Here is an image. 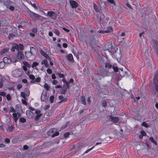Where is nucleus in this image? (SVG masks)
Here are the masks:
<instances>
[{
	"instance_id": "f257e3e1",
	"label": "nucleus",
	"mask_w": 158,
	"mask_h": 158,
	"mask_svg": "<svg viewBox=\"0 0 158 158\" xmlns=\"http://www.w3.org/2000/svg\"><path fill=\"white\" fill-rule=\"evenodd\" d=\"M36 53L35 48L33 47H31L30 51L25 52V56L28 60H33L35 58Z\"/></svg>"
},
{
	"instance_id": "f03ea898",
	"label": "nucleus",
	"mask_w": 158,
	"mask_h": 158,
	"mask_svg": "<svg viewBox=\"0 0 158 158\" xmlns=\"http://www.w3.org/2000/svg\"><path fill=\"white\" fill-rule=\"evenodd\" d=\"M47 134L49 136H51L52 138L58 135L59 133L57 131V130L56 128H52L49 129L47 132Z\"/></svg>"
},
{
	"instance_id": "7ed1b4c3",
	"label": "nucleus",
	"mask_w": 158,
	"mask_h": 158,
	"mask_svg": "<svg viewBox=\"0 0 158 158\" xmlns=\"http://www.w3.org/2000/svg\"><path fill=\"white\" fill-rule=\"evenodd\" d=\"M125 69H120L119 71V74L120 75V77H117V79L118 80H121L122 77H124L126 74H130V77L132 78V76L131 74V73L129 71H128V72L126 71Z\"/></svg>"
},
{
	"instance_id": "20e7f679",
	"label": "nucleus",
	"mask_w": 158,
	"mask_h": 158,
	"mask_svg": "<svg viewBox=\"0 0 158 158\" xmlns=\"http://www.w3.org/2000/svg\"><path fill=\"white\" fill-rule=\"evenodd\" d=\"M30 17L34 20H38L41 19V16L32 12L29 14Z\"/></svg>"
},
{
	"instance_id": "39448f33",
	"label": "nucleus",
	"mask_w": 158,
	"mask_h": 158,
	"mask_svg": "<svg viewBox=\"0 0 158 158\" xmlns=\"http://www.w3.org/2000/svg\"><path fill=\"white\" fill-rule=\"evenodd\" d=\"M107 118L110 119V121L114 123H117L119 120V119L118 117H113L111 115L107 116Z\"/></svg>"
},
{
	"instance_id": "423d86ee",
	"label": "nucleus",
	"mask_w": 158,
	"mask_h": 158,
	"mask_svg": "<svg viewBox=\"0 0 158 158\" xmlns=\"http://www.w3.org/2000/svg\"><path fill=\"white\" fill-rule=\"evenodd\" d=\"M17 57L19 60L24 59V56L23 53L21 51H18Z\"/></svg>"
},
{
	"instance_id": "0eeeda50",
	"label": "nucleus",
	"mask_w": 158,
	"mask_h": 158,
	"mask_svg": "<svg viewBox=\"0 0 158 158\" xmlns=\"http://www.w3.org/2000/svg\"><path fill=\"white\" fill-rule=\"evenodd\" d=\"M13 75L15 77H18L21 75V72L18 69H16L12 72Z\"/></svg>"
},
{
	"instance_id": "6e6552de",
	"label": "nucleus",
	"mask_w": 158,
	"mask_h": 158,
	"mask_svg": "<svg viewBox=\"0 0 158 158\" xmlns=\"http://www.w3.org/2000/svg\"><path fill=\"white\" fill-rule=\"evenodd\" d=\"M84 146L82 143L77 144L74 147V148L76 152L80 151L81 148H83Z\"/></svg>"
},
{
	"instance_id": "1a4fd4ad",
	"label": "nucleus",
	"mask_w": 158,
	"mask_h": 158,
	"mask_svg": "<svg viewBox=\"0 0 158 158\" xmlns=\"http://www.w3.org/2000/svg\"><path fill=\"white\" fill-rule=\"evenodd\" d=\"M70 3L72 8H76L78 6L77 3L73 0H70Z\"/></svg>"
},
{
	"instance_id": "9d476101",
	"label": "nucleus",
	"mask_w": 158,
	"mask_h": 158,
	"mask_svg": "<svg viewBox=\"0 0 158 158\" xmlns=\"http://www.w3.org/2000/svg\"><path fill=\"white\" fill-rule=\"evenodd\" d=\"M47 98V93L46 92H43L41 97V99L42 101H45Z\"/></svg>"
},
{
	"instance_id": "9b49d317",
	"label": "nucleus",
	"mask_w": 158,
	"mask_h": 158,
	"mask_svg": "<svg viewBox=\"0 0 158 158\" xmlns=\"http://www.w3.org/2000/svg\"><path fill=\"white\" fill-rule=\"evenodd\" d=\"M154 84H158V71H156L153 79Z\"/></svg>"
},
{
	"instance_id": "f8f14e48",
	"label": "nucleus",
	"mask_w": 158,
	"mask_h": 158,
	"mask_svg": "<svg viewBox=\"0 0 158 158\" xmlns=\"http://www.w3.org/2000/svg\"><path fill=\"white\" fill-rule=\"evenodd\" d=\"M66 59L72 62H73L74 61L73 55L71 54H69L66 56Z\"/></svg>"
},
{
	"instance_id": "ddd939ff",
	"label": "nucleus",
	"mask_w": 158,
	"mask_h": 158,
	"mask_svg": "<svg viewBox=\"0 0 158 158\" xmlns=\"http://www.w3.org/2000/svg\"><path fill=\"white\" fill-rule=\"evenodd\" d=\"M109 73L107 72L106 71H104L102 72V74L100 75L101 78H103L104 77L109 76Z\"/></svg>"
},
{
	"instance_id": "4468645a",
	"label": "nucleus",
	"mask_w": 158,
	"mask_h": 158,
	"mask_svg": "<svg viewBox=\"0 0 158 158\" xmlns=\"http://www.w3.org/2000/svg\"><path fill=\"white\" fill-rule=\"evenodd\" d=\"M112 45L110 43H108L105 46V50L110 51L111 49Z\"/></svg>"
},
{
	"instance_id": "2eb2a0df",
	"label": "nucleus",
	"mask_w": 158,
	"mask_h": 158,
	"mask_svg": "<svg viewBox=\"0 0 158 158\" xmlns=\"http://www.w3.org/2000/svg\"><path fill=\"white\" fill-rule=\"evenodd\" d=\"M59 99L61 100L60 103L62 102H66L68 100V98H64V97L62 96H60L58 97Z\"/></svg>"
},
{
	"instance_id": "dca6fc26",
	"label": "nucleus",
	"mask_w": 158,
	"mask_h": 158,
	"mask_svg": "<svg viewBox=\"0 0 158 158\" xmlns=\"http://www.w3.org/2000/svg\"><path fill=\"white\" fill-rule=\"evenodd\" d=\"M3 61L5 63L10 64L11 63V60L7 57H4L3 58Z\"/></svg>"
},
{
	"instance_id": "f3484780",
	"label": "nucleus",
	"mask_w": 158,
	"mask_h": 158,
	"mask_svg": "<svg viewBox=\"0 0 158 158\" xmlns=\"http://www.w3.org/2000/svg\"><path fill=\"white\" fill-rule=\"evenodd\" d=\"M18 50V45L17 44H14L12 47L11 50L12 52H14L15 49Z\"/></svg>"
},
{
	"instance_id": "a211bd4d",
	"label": "nucleus",
	"mask_w": 158,
	"mask_h": 158,
	"mask_svg": "<svg viewBox=\"0 0 158 158\" xmlns=\"http://www.w3.org/2000/svg\"><path fill=\"white\" fill-rule=\"evenodd\" d=\"M9 50V48H5L3 49L0 52V55H2L3 54L5 53L6 52H8Z\"/></svg>"
},
{
	"instance_id": "6ab92c4d",
	"label": "nucleus",
	"mask_w": 158,
	"mask_h": 158,
	"mask_svg": "<svg viewBox=\"0 0 158 158\" xmlns=\"http://www.w3.org/2000/svg\"><path fill=\"white\" fill-rule=\"evenodd\" d=\"M81 100L82 103L84 105H85L86 104L85 98L84 96H82L81 97Z\"/></svg>"
},
{
	"instance_id": "aec40b11",
	"label": "nucleus",
	"mask_w": 158,
	"mask_h": 158,
	"mask_svg": "<svg viewBox=\"0 0 158 158\" xmlns=\"http://www.w3.org/2000/svg\"><path fill=\"white\" fill-rule=\"evenodd\" d=\"M106 30H105L106 33H108L111 32L113 31V28L111 27H107L106 29Z\"/></svg>"
},
{
	"instance_id": "412c9836",
	"label": "nucleus",
	"mask_w": 158,
	"mask_h": 158,
	"mask_svg": "<svg viewBox=\"0 0 158 158\" xmlns=\"http://www.w3.org/2000/svg\"><path fill=\"white\" fill-rule=\"evenodd\" d=\"M13 116L14 117V118L15 122H16L18 120V118L17 117V114L15 112L13 114Z\"/></svg>"
},
{
	"instance_id": "4be33fe9",
	"label": "nucleus",
	"mask_w": 158,
	"mask_h": 158,
	"mask_svg": "<svg viewBox=\"0 0 158 158\" xmlns=\"http://www.w3.org/2000/svg\"><path fill=\"white\" fill-rule=\"evenodd\" d=\"M15 110L16 112H19L21 110V108L20 105H17L15 106Z\"/></svg>"
},
{
	"instance_id": "5701e85b",
	"label": "nucleus",
	"mask_w": 158,
	"mask_h": 158,
	"mask_svg": "<svg viewBox=\"0 0 158 158\" xmlns=\"http://www.w3.org/2000/svg\"><path fill=\"white\" fill-rule=\"evenodd\" d=\"M42 64H44L46 67H48V64L47 63V60L46 59H44L43 61L41 62Z\"/></svg>"
},
{
	"instance_id": "b1692460",
	"label": "nucleus",
	"mask_w": 158,
	"mask_h": 158,
	"mask_svg": "<svg viewBox=\"0 0 158 158\" xmlns=\"http://www.w3.org/2000/svg\"><path fill=\"white\" fill-rule=\"evenodd\" d=\"M94 8L96 12H100L99 8H98L97 5L95 3L94 4Z\"/></svg>"
},
{
	"instance_id": "393cba45",
	"label": "nucleus",
	"mask_w": 158,
	"mask_h": 158,
	"mask_svg": "<svg viewBox=\"0 0 158 158\" xmlns=\"http://www.w3.org/2000/svg\"><path fill=\"white\" fill-rule=\"evenodd\" d=\"M40 52L41 54L45 57H46L48 55L47 54H46L44 51L42 49L40 50Z\"/></svg>"
},
{
	"instance_id": "a878e982",
	"label": "nucleus",
	"mask_w": 158,
	"mask_h": 158,
	"mask_svg": "<svg viewBox=\"0 0 158 158\" xmlns=\"http://www.w3.org/2000/svg\"><path fill=\"white\" fill-rule=\"evenodd\" d=\"M23 64L25 66L28 67V68H30L31 67V65L28 62L26 61H23Z\"/></svg>"
},
{
	"instance_id": "bb28decb",
	"label": "nucleus",
	"mask_w": 158,
	"mask_h": 158,
	"mask_svg": "<svg viewBox=\"0 0 158 158\" xmlns=\"http://www.w3.org/2000/svg\"><path fill=\"white\" fill-rule=\"evenodd\" d=\"M55 15V12L52 11H48L47 13V15L50 17H52Z\"/></svg>"
},
{
	"instance_id": "cd10ccee",
	"label": "nucleus",
	"mask_w": 158,
	"mask_h": 158,
	"mask_svg": "<svg viewBox=\"0 0 158 158\" xmlns=\"http://www.w3.org/2000/svg\"><path fill=\"white\" fill-rule=\"evenodd\" d=\"M150 140L156 145L157 144L156 142L154 140L152 137H150L149 138Z\"/></svg>"
},
{
	"instance_id": "c85d7f7f",
	"label": "nucleus",
	"mask_w": 158,
	"mask_h": 158,
	"mask_svg": "<svg viewBox=\"0 0 158 158\" xmlns=\"http://www.w3.org/2000/svg\"><path fill=\"white\" fill-rule=\"evenodd\" d=\"M25 93L26 94L27 96H28L30 94V91L28 88H26L25 89Z\"/></svg>"
},
{
	"instance_id": "c756f323",
	"label": "nucleus",
	"mask_w": 158,
	"mask_h": 158,
	"mask_svg": "<svg viewBox=\"0 0 158 158\" xmlns=\"http://www.w3.org/2000/svg\"><path fill=\"white\" fill-rule=\"evenodd\" d=\"M5 64L3 61L0 62V68L3 69L5 66Z\"/></svg>"
},
{
	"instance_id": "7c9ffc66",
	"label": "nucleus",
	"mask_w": 158,
	"mask_h": 158,
	"mask_svg": "<svg viewBox=\"0 0 158 158\" xmlns=\"http://www.w3.org/2000/svg\"><path fill=\"white\" fill-rule=\"evenodd\" d=\"M21 96L24 99L27 100V99L26 97V94L25 93L23 92H21Z\"/></svg>"
},
{
	"instance_id": "2f4dec72",
	"label": "nucleus",
	"mask_w": 158,
	"mask_h": 158,
	"mask_svg": "<svg viewBox=\"0 0 158 158\" xmlns=\"http://www.w3.org/2000/svg\"><path fill=\"white\" fill-rule=\"evenodd\" d=\"M67 90V88L65 87L64 89H61L60 90L61 93L62 94H65Z\"/></svg>"
},
{
	"instance_id": "473e14b6",
	"label": "nucleus",
	"mask_w": 158,
	"mask_h": 158,
	"mask_svg": "<svg viewBox=\"0 0 158 158\" xmlns=\"http://www.w3.org/2000/svg\"><path fill=\"white\" fill-rule=\"evenodd\" d=\"M18 50H19V49H20L21 50H23L24 49V46L23 45L21 44H19V45H18ZM18 51H19V50H18Z\"/></svg>"
},
{
	"instance_id": "72a5a7b5",
	"label": "nucleus",
	"mask_w": 158,
	"mask_h": 158,
	"mask_svg": "<svg viewBox=\"0 0 158 158\" xmlns=\"http://www.w3.org/2000/svg\"><path fill=\"white\" fill-rule=\"evenodd\" d=\"M112 65L109 63H106L105 65V67L106 68H108L109 69H110L112 67Z\"/></svg>"
},
{
	"instance_id": "f704fd0d",
	"label": "nucleus",
	"mask_w": 158,
	"mask_h": 158,
	"mask_svg": "<svg viewBox=\"0 0 158 158\" xmlns=\"http://www.w3.org/2000/svg\"><path fill=\"white\" fill-rule=\"evenodd\" d=\"M42 115V114H37L35 118V120H38L39 119V118Z\"/></svg>"
},
{
	"instance_id": "c9c22d12",
	"label": "nucleus",
	"mask_w": 158,
	"mask_h": 158,
	"mask_svg": "<svg viewBox=\"0 0 158 158\" xmlns=\"http://www.w3.org/2000/svg\"><path fill=\"white\" fill-rule=\"evenodd\" d=\"M54 99V96H52L50 97L49 100L51 103H52L53 102Z\"/></svg>"
},
{
	"instance_id": "e433bc0d",
	"label": "nucleus",
	"mask_w": 158,
	"mask_h": 158,
	"mask_svg": "<svg viewBox=\"0 0 158 158\" xmlns=\"http://www.w3.org/2000/svg\"><path fill=\"white\" fill-rule=\"evenodd\" d=\"M19 121L22 123H24L26 122V119L24 118H21L19 119Z\"/></svg>"
},
{
	"instance_id": "4c0bfd02",
	"label": "nucleus",
	"mask_w": 158,
	"mask_h": 158,
	"mask_svg": "<svg viewBox=\"0 0 158 158\" xmlns=\"http://www.w3.org/2000/svg\"><path fill=\"white\" fill-rule=\"evenodd\" d=\"M44 87L47 90H48L49 89V86H48V85L46 83L44 85Z\"/></svg>"
},
{
	"instance_id": "58836bf2",
	"label": "nucleus",
	"mask_w": 158,
	"mask_h": 158,
	"mask_svg": "<svg viewBox=\"0 0 158 158\" xmlns=\"http://www.w3.org/2000/svg\"><path fill=\"white\" fill-rule=\"evenodd\" d=\"M142 125L147 128L149 127V126L145 122H143L142 123Z\"/></svg>"
},
{
	"instance_id": "ea45409f",
	"label": "nucleus",
	"mask_w": 158,
	"mask_h": 158,
	"mask_svg": "<svg viewBox=\"0 0 158 158\" xmlns=\"http://www.w3.org/2000/svg\"><path fill=\"white\" fill-rule=\"evenodd\" d=\"M4 80L2 79H1L0 81V88H1L2 87L3 85V83Z\"/></svg>"
},
{
	"instance_id": "a19ab883",
	"label": "nucleus",
	"mask_w": 158,
	"mask_h": 158,
	"mask_svg": "<svg viewBox=\"0 0 158 158\" xmlns=\"http://www.w3.org/2000/svg\"><path fill=\"white\" fill-rule=\"evenodd\" d=\"M107 1L110 3L113 4L114 5H116V3L114 0H107Z\"/></svg>"
},
{
	"instance_id": "79ce46f5",
	"label": "nucleus",
	"mask_w": 158,
	"mask_h": 158,
	"mask_svg": "<svg viewBox=\"0 0 158 158\" xmlns=\"http://www.w3.org/2000/svg\"><path fill=\"white\" fill-rule=\"evenodd\" d=\"M38 63L37 62H34L33 63L32 65L31 66L33 68L35 67L37 65H38Z\"/></svg>"
},
{
	"instance_id": "37998d69",
	"label": "nucleus",
	"mask_w": 158,
	"mask_h": 158,
	"mask_svg": "<svg viewBox=\"0 0 158 158\" xmlns=\"http://www.w3.org/2000/svg\"><path fill=\"white\" fill-rule=\"evenodd\" d=\"M10 112H16L15 109L12 106L10 107Z\"/></svg>"
},
{
	"instance_id": "c03bdc74",
	"label": "nucleus",
	"mask_w": 158,
	"mask_h": 158,
	"mask_svg": "<svg viewBox=\"0 0 158 158\" xmlns=\"http://www.w3.org/2000/svg\"><path fill=\"white\" fill-rule=\"evenodd\" d=\"M70 133L68 132H65L64 134V136L65 138H68L69 136L70 135Z\"/></svg>"
},
{
	"instance_id": "a18cd8bd",
	"label": "nucleus",
	"mask_w": 158,
	"mask_h": 158,
	"mask_svg": "<svg viewBox=\"0 0 158 158\" xmlns=\"http://www.w3.org/2000/svg\"><path fill=\"white\" fill-rule=\"evenodd\" d=\"M14 36H15V35L14 34H10L8 36L9 39H10L11 38H13Z\"/></svg>"
},
{
	"instance_id": "49530a36",
	"label": "nucleus",
	"mask_w": 158,
	"mask_h": 158,
	"mask_svg": "<svg viewBox=\"0 0 158 158\" xmlns=\"http://www.w3.org/2000/svg\"><path fill=\"white\" fill-rule=\"evenodd\" d=\"M29 77V78L32 80H34L35 79V77L32 74H30Z\"/></svg>"
},
{
	"instance_id": "de8ad7c7",
	"label": "nucleus",
	"mask_w": 158,
	"mask_h": 158,
	"mask_svg": "<svg viewBox=\"0 0 158 158\" xmlns=\"http://www.w3.org/2000/svg\"><path fill=\"white\" fill-rule=\"evenodd\" d=\"M55 33L58 36H59L60 34V32L57 29H55Z\"/></svg>"
},
{
	"instance_id": "09e8293b",
	"label": "nucleus",
	"mask_w": 158,
	"mask_h": 158,
	"mask_svg": "<svg viewBox=\"0 0 158 158\" xmlns=\"http://www.w3.org/2000/svg\"><path fill=\"white\" fill-rule=\"evenodd\" d=\"M102 105L103 106L105 107L106 106V101L104 100L103 101L102 103Z\"/></svg>"
},
{
	"instance_id": "8fccbe9b",
	"label": "nucleus",
	"mask_w": 158,
	"mask_h": 158,
	"mask_svg": "<svg viewBox=\"0 0 158 158\" xmlns=\"http://www.w3.org/2000/svg\"><path fill=\"white\" fill-rule=\"evenodd\" d=\"M13 127L12 126L9 127H8V129L7 130V131H11L13 129Z\"/></svg>"
},
{
	"instance_id": "3c124183",
	"label": "nucleus",
	"mask_w": 158,
	"mask_h": 158,
	"mask_svg": "<svg viewBox=\"0 0 158 158\" xmlns=\"http://www.w3.org/2000/svg\"><path fill=\"white\" fill-rule=\"evenodd\" d=\"M11 97L9 94H8L6 95V99L8 101H10L11 99Z\"/></svg>"
},
{
	"instance_id": "603ef678",
	"label": "nucleus",
	"mask_w": 158,
	"mask_h": 158,
	"mask_svg": "<svg viewBox=\"0 0 158 158\" xmlns=\"http://www.w3.org/2000/svg\"><path fill=\"white\" fill-rule=\"evenodd\" d=\"M26 100L25 99H22V102L23 104L25 105H27V104L26 101Z\"/></svg>"
},
{
	"instance_id": "864d4df0",
	"label": "nucleus",
	"mask_w": 158,
	"mask_h": 158,
	"mask_svg": "<svg viewBox=\"0 0 158 158\" xmlns=\"http://www.w3.org/2000/svg\"><path fill=\"white\" fill-rule=\"evenodd\" d=\"M0 95L2 96H5L6 94L4 92H0Z\"/></svg>"
},
{
	"instance_id": "5fc2aeb1",
	"label": "nucleus",
	"mask_w": 158,
	"mask_h": 158,
	"mask_svg": "<svg viewBox=\"0 0 158 158\" xmlns=\"http://www.w3.org/2000/svg\"><path fill=\"white\" fill-rule=\"evenodd\" d=\"M113 68L114 69V71H115V72H117L118 71V69L117 67H115L114 66H113Z\"/></svg>"
},
{
	"instance_id": "6e6d98bb",
	"label": "nucleus",
	"mask_w": 158,
	"mask_h": 158,
	"mask_svg": "<svg viewBox=\"0 0 158 158\" xmlns=\"http://www.w3.org/2000/svg\"><path fill=\"white\" fill-rule=\"evenodd\" d=\"M57 74L58 75L59 77L60 78H63L64 77V75L63 74H60L59 73H57Z\"/></svg>"
},
{
	"instance_id": "4d7b16f0",
	"label": "nucleus",
	"mask_w": 158,
	"mask_h": 158,
	"mask_svg": "<svg viewBox=\"0 0 158 158\" xmlns=\"http://www.w3.org/2000/svg\"><path fill=\"white\" fill-rule=\"evenodd\" d=\"M94 146H93V147H92V148H89V149H87V150H86L85 152H84V153H88V152H89V151H90V150H91L93 148H94Z\"/></svg>"
},
{
	"instance_id": "13d9d810",
	"label": "nucleus",
	"mask_w": 158,
	"mask_h": 158,
	"mask_svg": "<svg viewBox=\"0 0 158 158\" xmlns=\"http://www.w3.org/2000/svg\"><path fill=\"white\" fill-rule=\"evenodd\" d=\"M155 85V89L156 90L157 92L158 93V84H154Z\"/></svg>"
},
{
	"instance_id": "bf43d9fd",
	"label": "nucleus",
	"mask_w": 158,
	"mask_h": 158,
	"mask_svg": "<svg viewBox=\"0 0 158 158\" xmlns=\"http://www.w3.org/2000/svg\"><path fill=\"white\" fill-rule=\"evenodd\" d=\"M41 79L40 77L37 78L35 80V82H39L40 81Z\"/></svg>"
},
{
	"instance_id": "052dcab7",
	"label": "nucleus",
	"mask_w": 158,
	"mask_h": 158,
	"mask_svg": "<svg viewBox=\"0 0 158 158\" xmlns=\"http://www.w3.org/2000/svg\"><path fill=\"white\" fill-rule=\"evenodd\" d=\"M141 134L143 136H146V134L144 131H141Z\"/></svg>"
},
{
	"instance_id": "680f3d73",
	"label": "nucleus",
	"mask_w": 158,
	"mask_h": 158,
	"mask_svg": "<svg viewBox=\"0 0 158 158\" xmlns=\"http://www.w3.org/2000/svg\"><path fill=\"white\" fill-rule=\"evenodd\" d=\"M47 72L48 73L51 74L52 73V70L50 69H48L47 70Z\"/></svg>"
},
{
	"instance_id": "e2e57ef3",
	"label": "nucleus",
	"mask_w": 158,
	"mask_h": 158,
	"mask_svg": "<svg viewBox=\"0 0 158 158\" xmlns=\"http://www.w3.org/2000/svg\"><path fill=\"white\" fill-rule=\"evenodd\" d=\"M155 51L158 57V46H157L155 48Z\"/></svg>"
},
{
	"instance_id": "0e129e2a",
	"label": "nucleus",
	"mask_w": 158,
	"mask_h": 158,
	"mask_svg": "<svg viewBox=\"0 0 158 158\" xmlns=\"http://www.w3.org/2000/svg\"><path fill=\"white\" fill-rule=\"evenodd\" d=\"M32 32L35 33H36L37 32V29L36 28H33L32 29Z\"/></svg>"
},
{
	"instance_id": "69168bd1",
	"label": "nucleus",
	"mask_w": 158,
	"mask_h": 158,
	"mask_svg": "<svg viewBox=\"0 0 158 158\" xmlns=\"http://www.w3.org/2000/svg\"><path fill=\"white\" fill-rule=\"evenodd\" d=\"M68 89H69L70 87L69 86V82L68 81H67V82H66L65 83Z\"/></svg>"
},
{
	"instance_id": "338daca9",
	"label": "nucleus",
	"mask_w": 158,
	"mask_h": 158,
	"mask_svg": "<svg viewBox=\"0 0 158 158\" xmlns=\"http://www.w3.org/2000/svg\"><path fill=\"white\" fill-rule=\"evenodd\" d=\"M22 87V85L21 84H19L18 85L17 88L18 89H20Z\"/></svg>"
},
{
	"instance_id": "774afa93",
	"label": "nucleus",
	"mask_w": 158,
	"mask_h": 158,
	"mask_svg": "<svg viewBox=\"0 0 158 158\" xmlns=\"http://www.w3.org/2000/svg\"><path fill=\"white\" fill-rule=\"evenodd\" d=\"M9 9L11 11H13L15 9V7L13 6H10Z\"/></svg>"
}]
</instances>
